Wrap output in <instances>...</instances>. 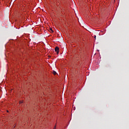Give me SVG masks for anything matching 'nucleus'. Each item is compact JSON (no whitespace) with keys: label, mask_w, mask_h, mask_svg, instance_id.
Listing matches in <instances>:
<instances>
[{"label":"nucleus","mask_w":129,"mask_h":129,"mask_svg":"<svg viewBox=\"0 0 129 129\" xmlns=\"http://www.w3.org/2000/svg\"><path fill=\"white\" fill-rule=\"evenodd\" d=\"M54 50L55 52H56L57 54H59V47H58V46L55 47Z\"/></svg>","instance_id":"obj_1"},{"label":"nucleus","mask_w":129,"mask_h":129,"mask_svg":"<svg viewBox=\"0 0 129 129\" xmlns=\"http://www.w3.org/2000/svg\"><path fill=\"white\" fill-rule=\"evenodd\" d=\"M49 32H50V33H53V32H54V31H53V30L52 29V28H50V29H49Z\"/></svg>","instance_id":"obj_2"},{"label":"nucleus","mask_w":129,"mask_h":129,"mask_svg":"<svg viewBox=\"0 0 129 129\" xmlns=\"http://www.w3.org/2000/svg\"><path fill=\"white\" fill-rule=\"evenodd\" d=\"M53 74L54 75H56V74H57V73H56V72H55V71H53Z\"/></svg>","instance_id":"obj_3"},{"label":"nucleus","mask_w":129,"mask_h":129,"mask_svg":"<svg viewBox=\"0 0 129 129\" xmlns=\"http://www.w3.org/2000/svg\"><path fill=\"white\" fill-rule=\"evenodd\" d=\"M94 39H95V40H96V35H94Z\"/></svg>","instance_id":"obj_4"},{"label":"nucleus","mask_w":129,"mask_h":129,"mask_svg":"<svg viewBox=\"0 0 129 129\" xmlns=\"http://www.w3.org/2000/svg\"><path fill=\"white\" fill-rule=\"evenodd\" d=\"M22 102H23V101H20L19 102V103H22Z\"/></svg>","instance_id":"obj_5"}]
</instances>
